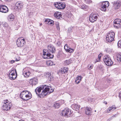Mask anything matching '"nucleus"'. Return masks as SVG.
Returning a JSON list of instances; mask_svg holds the SVG:
<instances>
[{
  "label": "nucleus",
  "instance_id": "obj_1",
  "mask_svg": "<svg viewBox=\"0 0 121 121\" xmlns=\"http://www.w3.org/2000/svg\"><path fill=\"white\" fill-rule=\"evenodd\" d=\"M54 90L51 86L43 85L37 87L35 91L38 95L40 98H43L52 92Z\"/></svg>",
  "mask_w": 121,
  "mask_h": 121
},
{
  "label": "nucleus",
  "instance_id": "obj_2",
  "mask_svg": "<svg viewBox=\"0 0 121 121\" xmlns=\"http://www.w3.org/2000/svg\"><path fill=\"white\" fill-rule=\"evenodd\" d=\"M103 60L105 64L108 66H111L113 64V62L108 55H105L104 57Z\"/></svg>",
  "mask_w": 121,
  "mask_h": 121
},
{
  "label": "nucleus",
  "instance_id": "obj_3",
  "mask_svg": "<svg viewBox=\"0 0 121 121\" xmlns=\"http://www.w3.org/2000/svg\"><path fill=\"white\" fill-rule=\"evenodd\" d=\"M115 34L113 32L109 33L106 37V41L108 42H111L113 40Z\"/></svg>",
  "mask_w": 121,
  "mask_h": 121
},
{
  "label": "nucleus",
  "instance_id": "obj_4",
  "mask_svg": "<svg viewBox=\"0 0 121 121\" xmlns=\"http://www.w3.org/2000/svg\"><path fill=\"white\" fill-rule=\"evenodd\" d=\"M25 39L22 38H18L16 42V44L17 47H22L25 44Z\"/></svg>",
  "mask_w": 121,
  "mask_h": 121
},
{
  "label": "nucleus",
  "instance_id": "obj_5",
  "mask_svg": "<svg viewBox=\"0 0 121 121\" xmlns=\"http://www.w3.org/2000/svg\"><path fill=\"white\" fill-rule=\"evenodd\" d=\"M8 100L5 101L4 104L2 107V108L4 111H8L11 108V103L8 102Z\"/></svg>",
  "mask_w": 121,
  "mask_h": 121
},
{
  "label": "nucleus",
  "instance_id": "obj_6",
  "mask_svg": "<svg viewBox=\"0 0 121 121\" xmlns=\"http://www.w3.org/2000/svg\"><path fill=\"white\" fill-rule=\"evenodd\" d=\"M61 114L63 116H65L66 117H70L71 116L72 113L69 109L67 108L62 111Z\"/></svg>",
  "mask_w": 121,
  "mask_h": 121
},
{
  "label": "nucleus",
  "instance_id": "obj_7",
  "mask_svg": "<svg viewBox=\"0 0 121 121\" xmlns=\"http://www.w3.org/2000/svg\"><path fill=\"white\" fill-rule=\"evenodd\" d=\"M17 74L16 69H13L10 72L9 77L11 80H14L16 78Z\"/></svg>",
  "mask_w": 121,
  "mask_h": 121
},
{
  "label": "nucleus",
  "instance_id": "obj_8",
  "mask_svg": "<svg viewBox=\"0 0 121 121\" xmlns=\"http://www.w3.org/2000/svg\"><path fill=\"white\" fill-rule=\"evenodd\" d=\"M98 15L96 14H91L89 17L90 21L92 22L96 21L98 18Z\"/></svg>",
  "mask_w": 121,
  "mask_h": 121
},
{
  "label": "nucleus",
  "instance_id": "obj_9",
  "mask_svg": "<svg viewBox=\"0 0 121 121\" xmlns=\"http://www.w3.org/2000/svg\"><path fill=\"white\" fill-rule=\"evenodd\" d=\"M55 7L58 9H64L65 7V3L60 2H56L55 4Z\"/></svg>",
  "mask_w": 121,
  "mask_h": 121
},
{
  "label": "nucleus",
  "instance_id": "obj_10",
  "mask_svg": "<svg viewBox=\"0 0 121 121\" xmlns=\"http://www.w3.org/2000/svg\"><path fill=\"white\" fill-rule=\"evenodd\" d=\"M109 5V3L108 1L103 2L102 4V5L100 8L101 10L105 11L107 7Z\"/></svg>",
  "mask_w": 121,
  "mask_h": 121
},
{
  "label": "nucleus",
  "instance_id": "obj_11",
  "mask_svg": "<svg viewBox=\"0 0 121 121\" xmlns=\"http://www.w3.org/2000/svg\"><path fill=\"white\" fill-rule=\"evenodd\" d=\"M48 52V53H55V49L52 45L51 44L47 46Z\"/></svg>",
  "mask_w": 121,
  "mask_h": 121
},
{
  "label": "nucleus",
  "instance_id": "obj_12",
  "mask_svg": "<svg viewBox=\"0 0 121 121\" xmlns=\"http://www.w3.org/2000/svg\"><path fill=\"white\" fill-rule=\"evenodd\" d=\"M43 57L44 59H52L53 57V55L50 53H46V52H45L44 50H43Z\"/></svg>",
  "mask_w": 121,
  "mask_h": 121
},
{
  "label": "nucleus",
  "instance_id": "obj_13",
  "mask_svg": "<svg viewBox=\"0 0 121 121\" xmlns=\"http://www.w3.org/2000/svg\"><path fill=\"white\" fill-rule=\"evenodd\" d=\"M121 20L120 19H115L114 21V26L117 28H119L121 26L120 23Z\"/></svg>",
  "mask_w": 121,
  "mask_h": 121
},
{
  "label": "nucleus",
  "instance_id": "obj_14",
  "mask_svg": "<svg viewBox=\"0 0 121 121\" xmlns=\"http://www.w3.org/2000/svg\"><path fill=\"white\" fill-rule=\"evenodd\" d=\"M8 11L7 7L4 5H1L0 4V12L3 13H6Z\"/></svg>",
  "mask_w": 121,
  "mask_h": 121
},
{
  "label": "nucleus",
  "instance_id": "obj_15",
  "mask_svg": "<svg viewBox=\"0 0 121 121\" xmlns=\"http://www.w3.org/2000/svg\"><path fill=\"white\" fill-rule=\"evenodd\" d=\"M25 97V98H24L23 100L25 101L28 100L31 98L32 97L30 91H27Z\"/></svg>",
  "mask_w": 121,
  "mask_h": 121
},
{
  "label": "nucleus",
  "instance_id": "obj_16",
  "mask_svg": "<svg viewBox=\"0 0 121 121\" xmlns=\"http://www.w3.org/2000/svg\"><path fill=\"white\" fill-rule=\"evenodd\" d=\"M29 83L32 86L35 85L38 83L37 79L36 78H33L30 80Z\"/></svg>",
  "mask_w": 121,
  "mask_h": 121
},
{
  "label": "nucleus",
  "instance_id": "obj_17",
  "mask_svg": "<svg viewBox=\"0 0 121 121\" xmlns=\"http://www.w3.org/2000/svg\"><path fill=\"white\" fill-rule=\"evenodd\" d=\"M92 110L90 107H87L86 110V114L89 116H91V114Z\"/></svg>",
  "mask_w": 121,
  "mask_h": 121
},
{
  "label": "nucleus",
  "instance_id": "obj_18",
  "mask_svg": "<svg viewBox=\"0 0 121 121\" xmlns=\"http://www.w3.org/2000/svg\"><path fill=\"white\" fill-rule=\"evenodd\" d=\"M23 4L22 2L21 1H18L15 4V6L18 9H20L22 7Z\"/></svg>",
  "mask_w": 121,
  "mask_h": 121
},
{
  "label": "nucleus",
  "instance_id": "obj_19",
  "mask_svg": "<svg viewBox=\"0 0 121 121\" xmlns=\"http://www.w3.org/2000/svg\"><path fill=\"white\" fill-rule=\"evenodd\" d=\"M54 16L56 18L58 19H60L62 18V15L61 13L59 12H56L54 14Z\"/></svg>",
  "mask_w": 121,
  "mask_h": 121
},
{
  "label": "nucleus",
  "instance_id": "obj_20",
  "mask_svg": "<svg viewBox=\"0 0 121 121\" xmlns=\"http://www.w3.org/2000/svg\"><path fill=\"white\" fill-rule=\"evenodd\" d=\"M114 4L116 9H117L119 8L121 4V3L119 1H115Z\"/></svg>",
  "mask_w": 121,
  "mask_h": 121
},
{
  "label": "nucleus",
  "instance_id": "obj_21",
  "mask_svg": "<svg viewBox=\"0 0 121 121\" xmlns=\"http://www.w3.org/2000/svg\"><path fill=\"white\" fill-rule=\"evenodd\" d=\"M31 74V72L29 71H26L24 72L23 74L25 77H29Z\"/></svg>",
  "mask_w": 121,
  "mask_h": 121
},
{
  "label": "nucleus",
  "instance_id": "obj_22",
  "mask_svg": "<svg viewBox=\"0 0 121 121\" xmlns=\"http://www.w3.org/2000/svg\"><path fill=\"white\" fill-rule=\"evenodd\" d=\"M116 109V107L115 106L113 105L112 106L110 107L107 109V112L109 113L110 112Z\"/></svg>",
  "mask_w": 121,
  "mask_h": 121
},
{
  "label": "nucleus",
  "instance_id": "obj_23",
  "mask_svg": "<svg viewBox=\"0 0 121 121\" xmlns=\"http://www.w3.org/2000/svg\"><path fill=\"white\" fill-rule=\"evenodd\" d=\"M14 16L13 15L10 14L8 16V19L9 21H12L14 20Z\"/></svg>",
  "mask_w": 121,
  "mask_h": 121
},
{
  "label": "nucleus",
  "instance_id": "obj_24",
  "mask_svg": "<svg viewBox=\"0 0 121 121\" xmlns=\"http://www.w3.org/2000/svg\"><path fill=\"white\" fill-rule=\"evenodd\" d=\"M27 91H23L20 94V97L23 100L24 98H25V96Z\"/></svg>",
  "mask_w": 121,
  "mask_h": 121
},
{
  "label": "nucleus",
  "instance_id": "obj_25",
  "mask_svg": "<svg viewBox=\"0 0 121 121\" xmlns=\"http://www.w3.org/2000/svg\"><path fill=\"white\" fill-rule=\"evenodd\" d=\"M68 70V69L67 68L65 67L61 69L60 72L62 73H66L67 72Z\"/></svg>",
  "mask_w": 121,
  "mask_h": 121
},
{
  "label": "nucleus",
  "instance_id": "obj_26",
  "mask_svg": "<svg viewBox=\"0 0 121 121\" xmlns=\"http://www.w3.org/2000/svg\"><path fill=\"white\" fill-rule=\"evenodd\" d=\"M46 76L48 78V80L50 81H52L53 79L52 77L51 76V73H49L46 74Z\"/></svg>",
  "mask_w": 121,
  "mask_h": 121
},
{
  "label": "nucleus",
  "instance_id": "obj_27",
  "mask_svg": "<svg viewBox=\"0 0 121 121\" xmlns=\"http://www.w3.org/2000/svg\"><path fill=\"white\" fill-rule=\"evenodd\" d=\"M71 107L73 109L76 110L80 108L79 106L76 104H73L72 105Z\"/></svg>",
  "mask_w": 121,
  "mask_h": 121
},
{
  "label": "nucleus",
  "instance_id": "obj_28",
  "mask_svg": "<svg viewBox=\"0 0 121 121\" xmlns=\"http://www.w3.org/2000/svg\"><path fill=\"white\" fill-rule=\"evenodd\" d=\"M82 78V77L81 76H78L76 77L75 80V82H76L77 84L79 83L81 81Z\"/></svg>",
  "mask_w": 121,
  "mask_h": 121
},
{
  "label": "nucleus",
  "instance_id": "obj_29",
  "mask_svg": "<svg viewBox=\"0 0 121 121\" xmlns=\"http://www.w3.org/2000/svg\"><path fill=\"white\" fill-rule=\"evenodd\" d=\"M80 8L85 10H87L88 9V7L85 4L82 5L80 6Z\"/></svg>",
  "mask_w": 121,
  "mask_h": 121
},
{
  "label": "nucleus",
  "instance_id": "obj_30",
  "mask_svg": "<svg viewBox=\"0 0 121 121\" xmlns=\"http://www.w3.org/2000/svg\"><path fill=\"white\" fill-rule=\"evenodd\" d=\"M72 61V60L71 59L69 60H66L65 61V64L66 65H68L71 63Z\"/></svg>",
  "mask_w": 121,
  "mask_h": 121
},
{
  "label": "nucleus",
  "instance_id": "obj_31",
  "mask_svg": "<svg viewBox=\"0 0 121 121\" xmlns=\"http://www.w3.org/2000/svg\"><path fill=\"white\" fill-rule=\"evenodd\" d=\"M61 104L57 102H56L54 104V107L56 108H58Z\"/></svg>",
  "mask_w": 121,
  "mask_h": 121
},
{
  "label": "nucleus",
  "instance_id": "obj_32",
  "mask_svg": "<svg viewBox=\"0 0 121 121\" xmlns=\"http://www.w3.org/2000/svg\"><path fill=\"white\" fill-rule=\"evenodd\" d=\"M45 21L48 22V23H49V24H51L52 25H53L54 24V21L50 19H48V20H46Z\"/></svg>",
  "mask_w": 121,
  "mask_h": 121
},
{
  "label": "nucleus",
  "instance_id": "obj_33",
  "mask_svg": "<svg viewBox=\"0 0 121 121\" xmlns=\"http://www.w3.org/2000/svg\"><path fill=\"white\" fill-rule=\"evenodd\" d=\"M47 64L48 66H52L53 65L52 61L51 60L48 61L47 62Z\"/></svg>",
  "mask_w": 121,
  "mask_h": 121
},
{
  "label": "nucleus",
  "instance_id": "obj_34",
  "mask_svg": "<svg viewBox=\"0 0 121 121\" xmlns=\"http://www.w3.org/2000/svg\"><path fill=\"white\" fill-rule=\"evenodd\" d=\"M117 59L118 61H121V54H118L117 56Z\"/></svg>",
  "mask_w": 121,
  "mask_h": 121
},
{
  "label": "nucleus",
  "instance_id": "obj_35",
  "mask_svg": "<svg viewBox=\"0 0 121 121\" xmlns=\"http://www.w3.org/2000/svg\"><path fill=\"white\" fill-rule=\"evenodd\" d=\"M69 48L66 51L67 52L70 53H72L73 52V49Z\"/></svg>",
  "mask_w": 121,
  "mask_h": 121
},
{
  "label": "nucleus",
  "instance_id": "obj_36",
  "mask_svg": "<svg viewBox=\"0 0 121 121\" xmlns=\"http://www.w3.org/2000/svg\"><path fill=\"white\" fill-rule=\"evenodd\" d=\"M101 56V55L99 54V55L98 56V59H97L96 60V61H95V63L97 62H99L100 61V58Z\"/></svg>",
  "mask_w": 121,
  "mask_h": 121
},
{
  "label": "nucleus",
  "instance_id": "obj_37",
  "mask_svg": "<svg viewBox=\"0 0 121 121\" xmlns=\"http://www.w3.org/2000/svg\"><path fill=\"white\" fill-rule=\"evenodd\" d=\"M116 114H115V115H114L113 116H112V117H110L107 120V121H110L111 120H112L114 117H116Z\"/></svg>",
  "mask_w": 121,
  "mask_h": 121
},
{
  "label": "nucleus",
  "instance_id": "obj_38",
  "mask_svg": "<svg viewBox=\"0 0 121 121\" xmlns=\"http://www.w3.org/2000/svg\"><path fill=\"white\" fill-rule=\"evenodd\" d=\"M84 0L85 2L87 4H89L92 2L91 0Z\"/></svg>",
  "mask_w": 121,
  "mask_h": 121
},
{
  "label": "nucleus",
  "instance_id": "obj_39",
  "mask_svg": "<svg viewBox=\"0 0 121 121\" xmlns=\"http://www.w3.org/2000/svg\"><path fill=\"white\" fill-rule=\"evenodd\" d=\"M3 26L4 27H6L8 26V24L6 22H4L3 23Z\"/></svg>",
  "mask_w": 121,
  "mask_h": 121
},
{
  "label": "nucleus",
  "instance_id": "obj_40",
  "mask_svg": "<svg viewBox=\"0 0 121 121\" xmlns=\"http://www.w3.org/2000/svg\"><path fill=\"white\" fill-rule=\"evenodd\" d=\"M56 28H57V29L58 30H60V27L59 26V23L58 22L56 23Z\"/></svg>",
  "mask_w": 121,
  "mask_h": 121
},
{
  "label": "nucleus",
  "instance_id": "obj_41",
  "mask_svg": "<svg viewBox=\"0 0 121 121\" xmlns=\"http://www.w3.org/2000/svg\"><path fill=\"white\" fill-rule=\"evenodd\" d=\"M118 45L120 47H121V41H119L118 43Z\"/></svg>",
  "mask_w": 121,
  "mask_h": 121
},
{
  "label": "nucleus",
  "instance_id": "obj_42",
  "mask_svg": "<svg viewBox=\"0 0 121 121\" xmlns=\"http://www.w3.org/2000/svg\"><path fill=\"white\" fill-rule=\"evenodd\" d=\"M67 47V48H68V45L67 44H65L64 46V49H65V50L66 51L67 49H66V47Z\"/></svg>",
  "mask_w": 121,
  "mask_h": 121
},
{
  "label": "nucleus",
  "instance_id": "obj_43",
  "mask_svg": "<svg viewBox=\"0 0 121 121\" xmlns=\"http://www.w3.org/2000/svg\"><path fill=\"white\" fill-rule=\"evenodd\" d=\"M93 65H91L90 66V67L89 68V69H92L93 68Z\"/></svg>",
  "mask_w": 121,
  "mask_h": 121
},
{
  "label": "nucleus",
  "instance_id": "obj_44",
  "mask_svg": "<svg viewBox=\"0 0 121 121\" xmlns=\"http://www.w3.org/2000/svg\"><path fill=\"white\" fill-rule=\"evenodd\" d=\"M15 62V61L14 60H11L10 61V62L11 64H13Z\"/></svg>",
  "mask_w": 121,
  "mask_h": 121
},
{
  "label": "nucleus",
  "instance_id": "obj_45",
  "mask_svg": "<svg viewBox=\"0 0 121 121\" xmlns=\"http://www.w3.org/2000/svg\"><path fill=\"white\" fill-rule=\"evenodd\" d=\"M119 96L120 98L121 99V92L120 93H119Z\"/></svg>",
  "mask_w": 121,
  "mask_h": 121
},
{
  "label": "nucleus",
  "instance_id": "obj_46",
  "mask_svg": "<svg viewBox=\"0 0 121 121\" xmlns=\"http://www.w3.org/2000/svg\"><path fill=\"white\" fill-rule=\"evenodd\" d=\"M42 25V23H40V26H41Z\"/></svg>",
  "mask_w": 121,
  "mask_h": 121
},
{
  "label": "nucleus",
  "instance_id": "obj_47",
  "mask_svg": "<svg viewBox=\"0 0 121 121\" xmlns=\"http://www.w3.org/2000/svg\"><path fill=\"white\" fill-rule=\"evenodd\" d=\"M18 121H24V120H21Z\"/></svg>",
  "mask_w": 121,
  "mask_h": 121
},
{
  "label": "nucleus",
  "instance_id": "obj_48",
  "mask_svg": "<svg viewBox=\"0 0 121 121\" xmlns=\"http://www.w3.org/2000/svg\"><path fill=\"white\" fill-rule=\"evenodd\" d=\"M104 103L105 104H107V103L106 102H105Z\"/></svg>",
  "mask_w": 121,
  "mask_h": 121
},
{
  "label": "nucleus",
  "instance_id": "obj_49",
  "mask_svg": "<svg viewBox=\"0 0 121 121\" xmlns=\"http://www.w3.org/2000/svg\"><path fill=\"white\" fill-rule=\"evenodd\" d=\"M58 55L59 56L60 55V52H59L58 53Z\"/></svg>",
  "mask_w": 121,
  "mask_h": 121
},
{
  "label": "nucleus",
  "instance_id": "obj_50",
  "mask_svg": "<svg viewBox=\"0 0 121 121\" xmlns=\"http://www.w3.org/2000/svg\"><path fill=\"white\" fill-rule=\"evenodd\" d=\"M89 66H90V65H88V67H89Z\"/></svg>",
  "mask_w": 121,
  "mask_h": 121
},
{
  "label": "nucleus",
  "instance_id": "obj_51",
  "mask_svg": "<svg viewBox=\"0 0 121 121\" xmlns=\"http://www.w3.org/2000/svg\"><path fill=\"white\" fill-rule=\"evenodd\" d=\"M95 112H96V110H95Z\"/></svg>",
  "mask_w": 121,
  "mask_h": 121
},
{
  "label": "nucleus",
  "instance_id": "obj_52",
  "mask_svg": "<svg viewBox=\"0 0 121 121\" xmlns=\"http://www.w3.org/2000/svg\"><path fill=\"white\" fill-rule=\"evenodd\" d=\"M108 87V86H107V87H105V88H107V87Z\"/></svg>",
  "mask_w": 121,
  "mask_h": 121
},
{
  "label": "nucleus",
  "instance_id": "obj_53",
  "mask_svg": "<svg viewBox=\"0 0 121 121\" xmlns=\"http://www.w3.org/2000/svg\"><path fill=\"white\" fill-rule=\"evenodd\" d=\"M18 61V60H16V61Z\"/></svg>",
  "mask_w": 121,
  "mask_h": 121
},
{
  "label": "nucleus",
  "instance_id": "obj_54",
  "mask_svg": "<svg viewBox=\"0 0 121 121\" xmlns=\"http://www.w3.org/2000/svg\"><path fill=\"white\" fill-rule=\"evenodd\" d=\"M66 48H67V47H66V49H67Z\"/></svg>",
  "mask_w": 121,
  "mask_h": 121
}]
</instances>
